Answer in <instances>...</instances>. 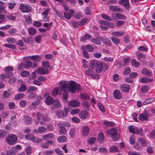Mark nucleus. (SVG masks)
Returning a JSON list of instances; mask_svg holds the SVG:
<instances>
[{"mask_svg":"<svg viewBox=\"0 0 155 155\" xmlns=\"http://www.w3.org/2000/svg\"><path fill=\"white\" fill-rule=\"evenodd\" d=\"M142 73L145 75H150L151 74V72L148 70L146 69H144L142 70Z\"/></svg>","mask_w":155,"mask_h":155,"instance_id":"nucleus-62","label":"nucleus"},{"mask_svg":"<svg viewBox=\"0 0 155 155\" xmlns=\"http://www.w3.org/2000/svg\"><path fill=\"white\" fill-rule=\"evenodd\" d=\"M102 41L103 43L108 46H110L112 44L110 41L109 39L106 38H102Z\"/></svg>","mask_w":155,"mask_h":155,"instance_id":"nucleus-30","label":"nucleus"},{"mask_svg":"<svg viewBox=\"0 0 155 155\" xmlns=\"http://www.w3.org/2000/svg\"><path fill=\"white\" fill-rule=\"evenodd\" d=\"M131 64L135 66L136 67H138L140 65L139 62H137L135 60L132 59L131 61Z\"/></svg>","mask_w":155,"mask_h":155,"instance_id":"nucleus-53","label":"nucleus"},{"mask_svg":"<svg viewBox=\"0 0 155 155\" xmlns=\"http://www.w3.org/2000/svg\"><path fill=\"white\" fill-rule=\"evenodd\" d=\"M26 153L27 155L31 154L32 152V148L30 146H28L26 149Z\"/></svg>","mask_w":155,"mask_h":155,"instance_id":"nucleus-44","label":"nucleus"},{"mask_svg":"<svg viewBox=\"0 0 155 155\" xmlns=\"http://www.w3.org/2000/svg\"><path fill=\"white\" fill-rule=\"evenodd\" d=\"M119 4L124 6L126 9L129 8L130 6L128 0H120L119 2Z\"/></svg>","mask_w":155,"mask_h":155,"instance_id":"nucleus-15","label":"nucleus"},{"mask_svg":"<svg viewBox=\"0 0 155 155\" xmlns=\"http://www.w3.org/2000/svg\"><path fill=\"white\" fill-rule=\"evenodd\" d=\"M17 140V136L14 134H11L7 137L5 139L6 142L8 144L11 145L14 144Z\"/></svg>","mask_w":155,"mask_h":155,"instance_id":"nucleus-4","label":"nucleus"},{"mask_svg":"<svg viewBox=\"0 0 155 155\" xmlns=\"http://www.w3.org/2000/svg\"><path fill=\"white\" fill-rule=\"evenodd\" d=\"M59 85L60 89L64 91L63 94V98L65 102H67L69 91L72 94H75L76 90L80 91L81 89L80 85L73 81H70L69 82L61 81L59 82Z\"/></svg>","mask_w":155,"mask_h":155,"instance_id":"nucleus-1","label":"nucleus"},{"mask_svg":"<svg viewBox=\"0 0 155 155\" xmlns=\"http://www.w3.org/2000/svg\"><path fill=\"white\" fill-rule=\"evenodd\" d=\"M91 38V35L88 34H85L83 37V38L81 39V41H83L84 40H89Z\"/></svg>","mask_w":155,"mask_h":155,"instance_id":"nucleus-56","label":"nucleus"},{"mask_svg":"<svg viewBox=\"0 0 155 155\" xmlns=\"http://www.w3.org/2000/svg\"><path fill=\"white\" fill-rule=\"evenodd\" d=\"M6 135V131L4 130H0V138H3Z\"/></svg>","mask_w":155,"mask_h":155,"instance_id":"nucleus-48","label":"nucleus"},{"mask_svg":"<svg viewBox=\"0 0 155 155\" xmlns=\"http://www.w3.org/2000/svg\"><path fill=\"white\" fill-rule=\"evenodd\" d=\"M104 135L102 132H100L99 134L98 138V140L99 142L102 143L104 140Z\"/></svg>","mask_w":155,"mask_h":155,"instance_id":"nucleus-38","label":"nucleus"},{"mask_svg":"<svg viewBox=\"0 0 155 155\" xmlns=\"http://www.w3.org/2000/svg\"><path fill=\"white\" fill-rule=\"evenodd\" d=\"M3 45L11 49H15L16 48V46L15 45L12 44H6Z\"/></svg>","mask_w":155,"mask_h":155,"instance_id":"nucleus-51","label":"nucleus"},{"mask_svg":"<svg viewBox=\"0 0 155 155\" xmlns=\"http://www.w3.org/2000/svg\"><path fill=\"white\" fill-rule=\"evenodd\" d=\"M30 74L29 71H24L21 73V75L23 77H27Z\"/></svg>","mask_w":155,"mask_h":155,"instance_id":"nucleus-49","label":"nucleus"},{"mask_svg":"<svg viewBox=\"0 0 155 155\" xmlns=\"http://www.w3.org/2000/svg\"><path fill=\"white\" fill-rule=\"evenodd\" d=\"M38 72L41 74H47L49 73V71L48 69L39 68L38 70Z\"/></svg>","mask_w":155,"mask_h":155,"instance_id":"nucleus-25","label":"nucleus"},{"mask_svg":"<svg viewBox=\"0 0 155 155\" xmlns=\"http://www.w3.org/2000/svg\"><path fill=\"white\" fill-rule=\"evenodd\" d=\"M124 22L123 21H117L115 23L116 26L117 27H120L124 24Z\"/></svg>","mask_w":155,"mask_h":155,"instance_id":"nucleus-61","label":"nucleus"},{"mask_svg":"<svg viewBox=\"0 0 155 155\" xmlns=\"http://www.w3.org/2000/svg\"><path fill=\"white\" fill-rule=\"evenodd\" d=\"M80 111L79 109L76 108L71 111L70 113L72 115L75 114H78Z\"/></svg>","mask_w":155,"mask_h":155,"instance_id":"nucleus-63","label":"nucleus"},{"mask_svg":"<svg viewBox=\"0 0 155 155\" xmlns=\"http://www.w3.org/2000/svg\"><path fill=\"white\" fill-rule=\"evenodd\" d=\"M19 8L23 12H29L31 11V8L29 5H25L23 3L20 5Z\"/></svg>","mask_w":155,"mask_h":155,"instance_id":"nucleus-7","label":"nucleus"},{"mask_svg":"<svg viewBox=\"0 0 155 155\" xmlns=\"http://www.w3.org/2000/svg\"><path fill=\"white\" fill-rule=\"evenodd\" d=\"M112 17L113 18L116 20H125L126 16L120 13H114L112 15Z\"/></svg>","mask_w":155,"mask_h":155,"instance_id":"nucleus-8","label":"nucleus"},{"mask_svg":"<svg viewBox=\"0 0 155 155\" xmlns=\"http://www.w3.org/2000/svg\"><path fill=\"white\" fill-rule=\"evenodd\" d=\"M91 68H94L95 67V71L97 73L101 72L103 70L102 62L97 60H92L91 61Z\"/></svg>","mask_w":155,"mask_h":155,"instance_id":"nucleus-2","label":"nucleus"},{"mask_svg":"<svg viewBox=\"0 0 155 155\" xmlns=\"http://www.w3.org/2000/svg\"><path fill=\"white\" fill-rule=\"evenodd\" d=\"M32 63L30 61H28L26 62V63L24 65L25 68L26 69H28L32 66Z\"/></svg>","mask_w":155,"mask_h":155,"instance_id":"nucleus-41","label":"nucleus"},{"mask_svg":"<svg viewBox=\"0 0 155 155\" xmlns=\"http://www.w3.org/2000/svg\"><path fill=\"white\" fill-rule=\"evenodd\" d=\"M91 42L98 45H100L101 43L100 40L98 39L92 38L91 40Z\"/></svg>","mask_w":155,"mask_h":155,"instance_id":"nucleus-45","label":"nucleus"},{"mask_svg":"<svg viewBox=\"0 0 155 155\" xmlns=\"http://www.w3.org/2000/svg\"><path fill=\"white\" fill-rule=\"evenodd\" d=\"M43 115L40 112H37L36 114L37 120L34 119V121L35 124L37 125L40 123V121L41 118H42Z\"/></svg>","mask_w":155,"mask_h":155,"instance_id":"nucleus-19","label":"nucleus"},{"mask_svg":"<svg viewBox=\"0 0 155 155\" xmlns=\"http://www.w3.org/2000/svg\"><path fill=\"white\" fill-rule=\"evenodd\" d=\"M67 137L64 136H59L57 139L58 142L60 143H63L66 142L67 140Z\"/></svg>","mask_w":155,"mask_h":155,"instance_id":"nucleus-26","label":"nucleus"},{"mask_svg":"<svg viewBox=\"0 0 155 155\" xmlns=\"http://www.w3.org/2000/svg\"><path fill=\"white\" fill-rule=\"evenodd\" d=\"M120 89L122 91L127 92L129 91L130 87V86L127 84H123L120 86Z\"/></svg>","mask_w":155,"mask_h":155,"instance_id":"nucleus-13","label":"nucleus"},{"mask_svg":"<svg viewBox=\"0 0 155 155\" xmlns=\"http://www.w3.org/2000/svg\"><path fill=\"white\" fill-rule=\"evenodd\" d=\"M80 102L76 100H72L68 103V105L69 106L73 107H77L80 105Z\"/></svg>","mask_w":155,"mask_h":155,"instance_id":"nucleus-9","label":"nucleus"},{"mask_svg":"<svg viewBox=\"0 0 155 155\" xmlns=\"http://www.w3.org/2000/svg\"><path fill=\"white\" fill-rule=\"evenodd\" d=\"M113 94L115 98L117 99H120L122 97L121 94L118 90H116L114 91Z\"/></svg>","mask_w":155,"mask_h":155,"instance_id":"nucleus-18","label":"nucleus"},{"mask_svg":"<svg viewBox=\"0 0 155 155\" xmlns=\"http://www.w3.org/2000/svg\"><path fill=\"white\" fill-rule=\"evenodd\" d=\"M6 41L9 43H12L15 42V40L13 38L10 37L6 39Z\"/></svg>","mask_w":155,"mask_h":155,"instance_id":"nucleus-60","label":"nucleus"},{"mask_svg":"<svg viewBox=\"0 0 155 155\" xmlns=\"http://www.w3.org/2000/svg\"><path fill=\"white\" fill-rule=\"evenodd\" d=\"M24 96V94L23 93H19L15 96L14 99L15 100H18L21 99Z\"/></svg>","mask_w":155,"mask_h":155,"instance_id":"nucleus-43","label":"nucleus"},{"mask_svg":"<svg viewBox=\"0 0 155 155\" xmlns=\"http://www.w3.org/2000/svg\"><path fill=\"white\" fill-rule=\"evenodd\" d=\"M80 97L83 100H88L90 99V96L86 94H81L80 95Z\"/></svg>","mask_w":155,"mask_h":155,"instance_id":"nucleus-28","label":"nucleus"},{"mask_svg":"<svg viewBox=\"0 0 155 155\" xmlns=\"http://www.w3.org/2000/svg\"><path fill=\"white\" fill-rule=\"evenodd\" d=\"M107 135H111L114 141H116L120 138V136L117 133V130L114 128L107 130Z\"/></svg>","mask_w":155,"mask_h":155,"instance_id":"nucleus-3","label":"nucleus"},{"mask_svg":"<svg viewBox=\"0 0 155 155\" xmlns=\"http://www.w3.org/2000/svg\"><path fill=\"white\" fill-rule=\"evenodd\" d=\"M13 70V68L12 67L8 66L5 68V74L7 76H8V78L13 75V74L12 72Z\"/></svg>","mask_w":155,"mask_h":155,"instance_id":"nucleus-10","label":"nucleus"},{"mask_svg":"<svg viewBox=\"0 0 155 155\" xmlns=\"http://www.w3.org/2000/svg\"><path fill=\"white\" fill-rule=\"evenodd\" d=\"M89 129L88 127L85 126L82 128V134L84 136H87L88 135L89 132Z\"/></svg>","mask_w":155,"mask_h":155,"instance_id":"nucleus-20","label":"nucleus"},{"mask_svg":"<svg viewBox=\"0 0 155 155\" xmlns=\"http://www.w3.org/2000/svg\"><path fill=\"white\" fill-rule=\"evenodd\" d=\"M25 43H30L31 44H33V40L31 37H28L27 38H25L23 39Z\"/></svg>","mask_w":155,"mask_h":155,"instance_id":"nucleus-37","label":"nucleus"},{"mask_svg":"<svg viewBox=\"0 0 155 155\" xmlns=\"http://www.w3.org/2000/svg\"><path fill=\"white\" fill-rule=\"evenodd\" d=\"M85 48L89 52H92L94 51L93 47L89 44L86 45Z\"/></svg>","mask_w":155,"mask_h":155,"instance_id":"nucleus-57","label":"nucleus"},{"mask_svg":"<svg viewBox=\"0 0 155 155\" xmlns=\"http://www.w3.org/2000/svg\"><path fill=\"white\" fill-rule=\"evenodd\" d=\"M123 34V33L120 32H114L112 33V36L116 37H119L121 36Z\"/></svg>","mask_w":155,"mask_h":155,"instance_id":"nucleus-46","label":"nucleus"},{"mask_svg":"<svg viewBox=\"0 0 155 155\" xmlns=\"http://www.w3.org/2000/svg\"><path fill=\"white\" fill-rule=\"evenodd\" d=\"M82 105L84 109L87 110H89L90 104L88 102L85 101H84L82 103Z\"/></svg>","mask_w":155,"mask_h":155,"instance_id":"nucleus-29","label":"nucleus"},{"mask_svg":"<svg viewBox=\"0 0 155 155\" xmlns=\"http://www.w3.org/2000/svg\"><path fill=\"white\" fill-rule=\"evenodd\" d=\"M76 133V130L74 128L71 129L69 132L70 136L71 137L73 138L74 137Z\"/></svg>","mask_w":155,"mask_h":155,"instance_id":"nucleus-42","label":"nucleus"},{"mask_svg":"<svg viewBox=\"0 0 155 155\" xmlns=\"http://www.w3.org/2000/svg\"><path fill=\"white\" fill-rule=\"evenodd\" d=\"M24 18L25 19V21L27 24H32V19L29 16H25Z\"/></svg>","mask_w":155,"mask_h":155,"instance_id":"nucleus-40","label":"nucleus"},{"mask_svg":"<svg viewBox=\"0 0 155 155\" xmlns=\"http://www.w3.org/2000/svg\"><path fill=\"white\" fill-rule=\"evenodd\" d=\"M70 108L65 107L64 108V111L61 110L56 111V114L57 117L59 118H62L65 117L67 115L68 111L69 110Z\"/></svg>","mask_w":155,"mask_h":155,"instance_id":"nucleus-5","label":"nucleus"},{"mask_svg":"<svg viewBox=\"0 0 155 155\" xmlns=\"http://www.w3.org/2000/svg\"><path fill=\"white\" fill-rule=\"evenodd\" d=\"M54 100L51 97L48 96L46 98L45 102L48 105H51L53 104Z\"/></svg>","mask_w":155,"mask_h":155,"instance_id":"nucleus-27","label":"nucleus"},{"mask_svg":"<svg viewBox=\"0 0 155 155\" xmlns=\"http://www.w3.org/2000/svg\"><path fill=\"white\" fill-rule=\"evenodd\" d=\"M75 12V11L72 9H70L68 13L64 12V14L65 18L68 19H70L73 16Z\"/></svg>","mask_w":155,"mask_h":155,"instance_id":"nucleus-12","label":"nucleus"},{"mask_svg":"<svg viewBox=\"0 0 155 155\" xmlns=\"http://www.w3.org/2000/svg\"><path fill=\"white\" fill-rule=\"evenodd\" d=\"M154 101L153 98H150L147 99L145 100L143 103V105H146Z\"/></svg>","mask_w":155,"mask_h":155,"instance_id":"nucleus-35","label":"nucleus"},{"mask_svg":"<svg viewBox=\"0 0 155 155\" xmlns=\"http://www.w3.org/2000/svg\"><path fill=\"white\" fill-rule=\"evenodd\" d=\"M27 88L26 86L23 84H21V87L18 89V91L19 92L24 91L26 90Z\"/></svg>","mask_w":155,"mask_h":155,"instance_id":"nucleus-59","label":"nucleus"},{"mask_svg":"<svg viewBox=\"0 0 155 155\" xmlns=\"http://www.w3.org/2000/svg\"><path fill=\"white\" fill-rule=\"evenodd\" d=\"M101 16L103 18L107 21H110L112 20V19L111 18L106 14H102Z\"/></svg>","mask_w":155,"mask_h":155,"instance_id":"nucleus-54","label":"nucleus"},{"mask_svg":"<svg viewBox=\"0 0 155 155\" xmlns=\"http://www.w3.org/2000/svg\"><path fill=\"white\" fill-rule=\"evenodd\" d=\"M59 134L61 135L65 134L67 133V130L64 126H61L60 127Z\"/></svg>","mask_w":155,"mask_h":155,"instance_id":"nucleus-34","label":"nucleus"},{"mask_svg":"<svg viewBox=\"0 0 155 155\" xmlns=\"http://www.w3.org/2000/svg\"><path fill=\"white\" fill-rule=\"evenodd\" d=\"M23 120L25 123L28 124H31L32 121V118L27 116H24L23 117Z\"/></svg>","mask_w":155,"mask_h":155,"instance_id":"nucleus-21","label":"nucleus"},{"mask_svg":"<svg viewBox=\"0 0 155 155\" xmlns=\"http://www.w3.org/2000/svg\"><path fill=\"white\" fill-rule=\"evenodd\" d=\"M138 141L141 143L143 147H147V142L145 141V140L142 138H139L138 140Z\"/></svg>","mask_w":155,"mask_h":155,"instance_id":"nucleus-32","label":"nucleus"},{"mask_svg":"<svg viewBox=\"0 0 155 155\" xmlns=\"http://www.w3.org/2000/svg\"><path fill=\"white\" fill-rule=\"evenodd\" d=\"M90 66L88 70L86 71H85L87 75H89L91 76L92 78H96L98 77V75L95 73H94V71H93L94 68H91V62L90 64Z\"/></svg>","mask_w":155,"mask_h":155,"instance_id":"nucleus-6","label":"nucleus"},{"mask_svg":"<svg viewBox=\"0 0 155 155\" xmlns=\"http://www.w3.org/2000/svg\"><path fill=\"white\" fill-rule=\"evenodd\" d=\"M30 58L31 60L34 62H39L41 60V57L38 55H34L31 56Z\"/></svg>","mask_w":155,"mask_h":155,"instance_id":"nucleus-22","label":"nucleus"},{"mask_svg":"<svg viewBox=\"0 0 155 155\" xmlns=\"http://www.w3.org/2000/svg\"><path fill=\"white\" fill-rule=\"evenodd\" d=\"M52 104L53 108L55 109L59 108L62 107V105L60 101L57 99L54 100Z\"/></svg>","mask_w":155,"mask_h":155,"instance_id":"nucleus-11","label":"nucleus"},{"mask_svg":"<svg viewBox=\"0 0 155 155\" xmlns=\"http://www.w3.org/2000/svg\"><path fill=\"white\" fill-rule=\"evenodd\" d=\"M62 91L61 90H60L58 87L55 88L52 92V94L53 96L56 97L59 94L61 95Z\"/></svg>","mask_w":155,"mask_h":155,"instance_id":"nucleus-17","label":"nucleus"},{"mask_svg":"<svg viewBox=\"0 0 155 155\" xmlns=\"http://www.w3.org/2000/svg\"><path fill=\"white\" fill-rule=\"evenodd\" d=\"M148 115L146 113H144L140 114L138 117L139 120L143 121L147 120Z\"/></svg>","mask_w":155,"mask_h":155,"instance_id":"nucleus-23","label":"nucleus"},{"mask_svg":"<svg viewBox=\"0 0 155 155\" xmlns=\"http://www.w3.org/2000/svg\"><path fill=\"white\" fill-rule=\"evenodd\" d=\"M109 9L113 12H122L123 10L120 8L116 6L110 5L109 6Z\"/></svg>","mask_w":155,"mask_h":155,"instance_id":"nucleus-14","label":"nucleus"},{"mask_svg":"<svg viewBox=\"0 0 155 155\" xmlns=\"http://www.w3.org/2000/svg\"><path fill=\"white\" fill-rule=\"evenodd\" d=\"M101 24L100 27L103 30H106L108 29L107 22L105 21L101 20L99 21Z\"/></svg>","mask_w":155,"mask_h":155,"instance_id":"nucleus-16","label":"nucleus"},{"mask_svg":"<svg viewBox=\"0 0 155 155\" xmlns=\"http://www.w3.org/2000/svg\"><path fill=\"white\" fill-rule=\"evenodd\" d=\"M111 39L115 45H117L120 43V40L119 39L115 37H111Z\"/></svg>","mask_w":155,"mask_h":155,"instance_id":"nucleus-58","label":"nucleus"},{"mask_svg":"<svg viewBox=\"0 0 155 155\" xmlns=\"http://www.w3.org/2000/svg\"><path fill=\"white\" fill-rule=\"evenodd\" d=\"M42 36L41 35H39L35 38V42L38 43H39L41 41V38Z\"/></svg>","mask_w":155,"mask_h":155,"instance_id":"nucleus-64","label":"nucleus"},{"mask_svg":"<svg viewBox=\"0 0 155 155\" xmlns=\"http://www.w3.org/2000/svg\"><path fill=\"white\" fill-rule=\"evenodd\" d=\"M87 112L84 110L81 112L79 114V117L82 119H85L88 115Z\"/></svg>","mask_w":155,"mask_h":155,"instance_id":"nucleus-24","label":"nucleus"},{"mask_svg":"<svg viewBox=\"0 0 155 155\" xmlns=\"http://www.w3.org/2000/svg\"><path fill=\"white\" fill-rule=\"evenodd\" d=\"M31 141L35 143H39L41 142L42 141V140L39 138H36L34 136Z\"/></svg>","mask_w":155,"mask_h":155,"instance_id":"nucleus-50","label":"nucleus"},{"mask_svg":"<svg viewBox=\"0 0 155 155\" xmlns=\"http://www.w3.org/2000/svg\"><path fill=\"white\" fill-rule=\"evenodd\" d=\"M54 137V135L52 133H49L44 135L43 136V139L45 140H49Z\"/></svg>","mask_w":155,"mask_h":155,"instance_id":"nucleus-31","label":"nucleus"},{"mask_svg":"<svg viewBox=\"0 0 155 155\" xmlns=\"http://www.w3.org/2000/svg\"><path fill=\"white\" fill-rule=\"evenodd\" d=\"M135 137L134 135H132L130 136V144L133 145L135 143Z\"/></svg>","mask_w":155,"mask_h":155,"instance_id":"nucleus-52","label":"nucleus"},{"mask_svg":"<svg viewBox=\"0 0 155 155\" xmlns=\"http://www.w3.org/2000/svg\"><path fill=\"white\" fill-rule=\"evenodd\" d=\"M134 134L142 135L143 134V129L141 128H135Z\"/></svg>","mask_w":155,"mask_h":155,"instance_id":"nucleus-36","label":"nucleus"},{"mask_svg":"<svg viewBox=\"0 0 155 155\" xmlns=\"http://www.w3.org/2000/svg\"><path fill=\"white\" fill-rule=\"evenodd\" d=\"M39 133L40 134H42L44 132L46 131L47 129L45 127L43 126H41L39 127L38 128Z\"/></svg>","mask_w":155,"mask_h":155,"instance_id":"nucleus-47","label":"nucleus"},{"mask_svg":"<svg viewBox=\"0 0 155 155\" xmlns=\"http://www.w3.org/2000/svg\"><path fill=\"white\" fill-rule=\"evenodd\" d=\"M36 30L33 28L30 27L28 29V33L30 35H33L35 34L36 33Z\"/></svg>","mask_w":155,"mask_h":155,"instance_id":"nucleus-33","label":"nucleus"},{"mask_svg":"<svg viewBox=\"0 0 155 155\" xmlns=\"http://www.w3.org/2000/svg\"><path fill=\"white\" fill-rule=\"evenodd\" d=\"M52 25V22L50 23H44L43 24V27H47L48 30H50L51 28Z\"/></svg>","mask_w":155,"mask_h":155,"instance_id":"nucleus-55","label":"nucleus"},{"mask_svg":"<svg viewBox=\"0 0 155 155\" xmlns=\"http://www.w3.org/2000/svg\"><path fill=\"white\" fill-rule=\"evenodd\" d=\"M117 147L115 146H112L110 148L109 151L111 153H114L118 151Z\"/></svg>","mask_w":155,"mask_h":155,"instance_id":"nucleus-39","label":"nucleus"}]
</instances>
